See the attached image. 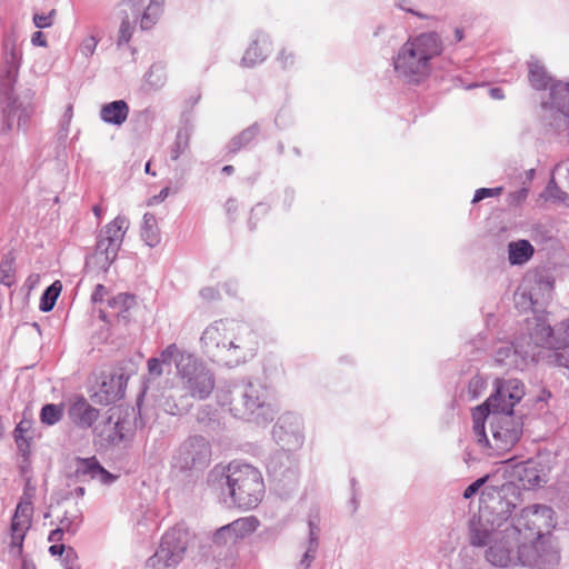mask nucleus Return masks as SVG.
<instances>
[{"label":"nucleus","mask_w":569,"mask_h":569,"mask_svg":"<svg viewBox=\"0 0 569 569\" xmlns=\"http://www.w3.org/2000/svg\"><path fill=\"white\" fill-rule=\"evenodd\" d=\"M490 503L480 508L479 516L469 522V540L473 547H486V559L495 567L508 568L517 565L519 557L516 549L523 542L519 539V527L509 523L516 503L509 496L516 498V488L503 485L493 490Z\"/></svg>","instance_id":"f257e3e1"},{"label":"nucleus","mask_w":569,"mask_h":569,"mask_svg":"<svg viewBox=\"0 0 569 569\" xmlns=\"http://www.w3.org/2000/svg\"><path fill=\"white\" fill-rule=\"evenodd\" d=\"M519 379H497L496 391L472 410V430L482 449L496 453L510 450L521 438L523 423L513 415V407L525 396Z\"/></svg>","instance_id":"f03ea898"},{"label":"nucleus","mask_w":569,"mask_h":569,"mask_svg":"<svg viewBox=\"0 0 569 569\" xmlns=\"http://www.w3.org/2000/svg\"><path fill=\"white\" fill-rule=\"evenodd\" d=\"M200 342L213 361L229 367L252 358L258 349L256 332L248 325L233 319L210 323L202 332Z\"/></svg>","instance_id":"7ed1b4c3"},{"label":"nucleus","mask_w":569,"mask_h":569,"mask_svg":"<svg viewBox=\"0 0 569 569\" xmlns=\"http://www.w3.org/2000/svg\"><path fill=\"white\" fill-rule=\"evenodd\" d=\"M208 482L220 492L228 507L250 510L261 502L264 495V482L259 469L238 461L222 469L214 468L209 473Z\"/></svg>","instance_id":"20e7f679"},{"label":"nucleus","mask_w":569,"mask_h":569,"mask_svg":"<svg viewBox=\"0 0 569 569\" xmlns=\"http://www.w3.org/2000/svg\"><path fill=\"white\" fill-rule=\"evenodd\" d=\"M552 288V283L547 280L535 283L527 281L517 296L518 306L525 310H533V317L526 319V331L519 336L532 352H537L539 347L555 349L553 328L550 326L547 315L538 312V308L542 307L550 297Z\"/></svg>","instance_id":"39448f33"},{"label":"nucleus","mask_w":569,"mask_h":569,"mask_svg":"<svg viewBox=\"0 0 569 569\" xmlns=\"http://www.w3.org/2000/svg\"><path fill=\"white\" fill-rule=\"evenodd\" d=\"M440 53L438 36L433 32L421 33L400 48L393 60L395 69L406 81L420 83L430 73V60Z\"/></svg>","instance_id":"423d86ee"},{"label":"nucleus","mask_w":569,"mask_h":569,"mask_svg":"<svg viewBox=\"0 0 569 569\" xmlns=\"http://www.w3.org/2000/svg\"><path fill=\"white\" fill-rule=\"evenodd\" d=\"M129 222L124 217L118 216L99 232L93 253L87 257L86 267L108 271L117 259Z\"/></svg>","instance_id":"0eeeda50"},{"label":"nucleus","mask_w":569,"mask_h":569,"mask_svg":"<svg viewBox=\"0 0 569 569\" xmlns=\"http://www.w3.org/2000/svg\"><path fill=\"white\" fill-rule=\"evenodd\" d=\"M231 411L243 419H253L257 423L273 420L274 411L267 402L266 390L251 382L237 388L231 399Z\"/></svg>","instance_id":"6e6552de"},{"label":"nucleus","mask_w":569,"mask_h":569,"mask_svg":"<svg viewBox=\"0 0 569 569\" xmlns=\"http://www.w3.org/2000/svg\"><path fill=\"white\" fill-rule=\"evenodd\" d=\"M182 388L198 400L207 399L214 389V376L194 355H184L178 361V373Z\"/></svg>","instance_id":"1a4fd4ad"},{"label":"nucleus","mask_w":569,"mask_h":569,"mask_svg":"<svg viewBox=\"0 0 569 569\" xmlns=\"http://www.w3.org/2000/svg\"><path fill=\"white\" fill-rule=\"evenodd\" d=\"M189 531L181 527L168 530L158 550L147 560L150 569H172L182 559L189 545Z\"/></svg>","instance_id":"9d476101"},{"label":"nucleus","mask_w":569,"mask_h":569,"mask_svg":"<svg viewBox=\"0 0 569 569\" xmlns=\"http://www.w3.org/2000/svg\"><path fill=\"white\" fill-rule=\"evenodd\" d=\"M124 4L129 7L133 21H130L129 13L126 12L119 28V46L130 41L138 20L140 21L141 30L152 28L163 11L164 0H150L149 6L146 8L143 7L144 0H126Z\"/></svg>","instance_id":"9b49d317"},{"label":"nucleus","mask_w":569,"mask_h":569,"mask_svg":"<svg viewBox=\"0 0 569 569\" xmlns=\"http://www.w3.org/2000/svg\"><path fill=\"white\" fill-rule=\"evenodd\" d=\"M543 119L558 132L569 134V82L551 84L549 100L541 103Z\"/></svg>","instance_id":"f8f14e48"},{"label":"nucleus","mask_w":569,"mask_h":569,"mask_svg":"<svg viewBox=\"0 0 569 569\" xmlns=\"http://www.w3.org/2000/svg\"><path fill=\"white\" fill-rule=\"evenodd\" d=\"M173 461L183 471L203 469L211 461V445L203 436H191L180 445Z\"/></svg>","instance_id":"ddd939ff"},{"label":"nucleus","mask_w":569,"mask_h":569,"mask_svg":"<svg viewBox=\"0 0 569 569\" xmlns=\"http://www.w3.org/2000/svg\"><path fill=\"white\" fill-rule=\"evenodd\" d=\"M32 513V495L24 491L17 505L10 526V551L14 552L17 556L22 553L23 541L26 533L31 526Z\"/></svg>","instance_id":"4468645a"},{"label":"nucleus","mask_w":569,"mask_h":569,"mask_svg":"<svg viewBox=\"0 0 569 569\" xmlns=\"http://www.w3.org/2000/svg\"><path fill=\"white\" fill-rule=\"evenodd\" d=\"M552 509L547 506L533 505L521 510L520 515L510 520L513 527H519V539L523 542L532 541L541 537L540 518L550 517Z\"/></svg>","instance_id":"2eb2a0df"},{"label":"nucleus","mask_w":569,"mask_h":569,"mask_svg":"<svg viewBox=\"0 0 569 569\" xmlns=\"http://www.w3.org/2000/svg\"><path fill=\"white\" fill-rule=\"evenodd\" d=\"M537 352L530 351L528 345L518 336L511 345L500 347L496 351L495 359L498 363L520 369L527 365L529 360H535Z\"/></svg>","instance_id":"dca6fc26"},{"label":"nucleus","mask_w":569,"mask_h":569,"mask_svg":"<svg viewBox=\"0 0 569 569\" xmlns=\"http://www.w3.org/2000/svg\"><path fill=\"white\" fill-rule=\"evenodd\" d=\"M258 520L254 517L239 518L231 523L222 526L213 535V542L218 546L234 543L257 529Z\"/></svg>","instance_id":"f3484780"},{"label":"nucleus","mask_w":569,"mask_h":569,"mask_svg":"<svg viewBox=\"0 0 569 569\" xmlns=\"http://www.w3.org/2000/svg\"><path fill=\"white\" fill-rule=\"evenodd\" d=\"M129 377L123 372H114L103 376L99 390L93 395L97 402L110 405L124 396Z\"/></svg>","instance_id":"a211bd4d"},{"label":"nucleus","mask_w":569,"mask_h":569,"mask_svg":"<svg viewBox=\"0 0 569 569\" xmlns=\"http://www.w3.org/2000/svg\"><path fill=\"white\" fill-rule=\"evenodd\" d=\"M512 472L515 478H517L527 490L541 487L547 482V475L543 468L535 460H527L516 465Z\"/></svg>","instance_id":"6ab92c4d"},{"label":"nucleus","mask_w":569,"mask_h":569,"mask_svg":"<svg viewBox=\"0 0 569 569\" xmlns=\"http://www.w3.org/2000/svg\"><path fill=\"white\" fill-rule=\"evenodd\" d=\"M273 437L282 446L300 445L301 443V429L299 418L292 415H284L279 418L273 427Z\"/></svg>","instance_id":"aec40b11"},{"label":"nucleus","mask_w":569,"mask_h":569,"mask_svg":"<svg viewBox=\"0 0 569 569\" xmlns=\"http://www.w3.org/2000/svg\"><path fill=\"white\" fill-rule=\"evenodd\" d=\"M69 418L83 429L92 427L99 418V410L92 407L84 397L77 398L69 407Z\"/></svg>","instance_id":"412c9836"},{"label":"nucleus","mask_w":569,"mask_h":569,"mask_svg":"<svg viewBox=\"0 0 569 569\" xmlns=\"http://www.w3.org/2000/svg\"><path fill=\"white\" fill-rule=\"evenodd\" d=\"M77 477H89L108 485L114 481L116 477L107 471L97 460L96 457L78 458L76 467Z\"/></svg>","instance_id":"4be33fe9"},{"label":"nucleus","mask_w":569,"mask_h":569,"mask_svg":"<svg viewBox=\"0 0 569 569\" xmlns=\"http://www.w3.org/2000/svg\"><path fill=\"white\" fill-rule=\"evenodd\" d=\"M271 51V42L266 34L258 36L246 50L241 64L247 68L254 67L266 60Z\"/></svg>","instance_id":"5701e85b"},{"label":"nucleus","mask_w":569,"mask_h":569,"mask_svg":"<svg viewBox=\"0 0 569 569\" xmlns=\"http://www.w3.org/2000/svg\"><path fill=\"white\" fill-rule=\"evenodd\" d=\"M261 128L254 122L232 137L227 144L228 154H236L240 150L251 147L260 134Z\"/></svg>","instance_id":"b1692460"},{"label":"nucleus","mask_w":569,"mask_h":569,"mask_svg":"<svg viewBox=\"0 0 569 569\" xmlns=\"http://www.w3.org/2000/svg\"><path fill=\"white\" fill-rule=\"evenodd\" d=\"M129 114V106L124 100H116L101 107L100 118L110 124L121 126Z\"/></svg>","instance_id":"393cba45"},{"label":"nucleus","mask_w":569,"mask_h":569,"mask_svg":"<svg viewBox=\"0 0 569 569\" xmlns=\"http://www.w3.org/2000/svg\"><path fill=\"white\" fill-rule=\"evenodd\" d=\"M528 80L535 90L550 89L551 84L557 82L547 72L545 66L536 59L528 61Z\"/></svg>","instance_id":"a878e982"},{"label":"nucleus","mask_w":569,"mask_h":569,"mask_svg":"<svg viewBox=\"0 0 569 569\" xmlns=\"http://www.w3.org/2000/svg\"><path fill=\"white\" fill-rule=\"evenodd\" d=\"M535 253L533 246L528 240L511 241L508 244V259L510 264L520 266L531 259Z\"/></svg>","instance_id":"bb28decb"},{"label":"nucleus","mask_w":569,"mask_h":569,"mask_svg":"<svg viewBox=\"0 0 569 569\" xmlns=\"http://www.w3.org/2000/svg\"><path fill=\"white\" fill-rule=\"evenodd\" d=\"M96 437L101 447H110L121 442L120 431L113 426V415H110L96 429Z\"/></svg>","instance_id":"cd10ccee"},{"label":"nucleus","mask_w":569,"mask_h":569,"mask_svg":"<svg viewBox=\"0 0 569 569\" xmlns=\"http://www.w3.org/2000/svg\"><path fill=\"white\" fill-rule=\"evenodd\" d=\"M191 136L192 130L189 127H182L177 131L176 139L169 150L172 161H177L182 154L190 150Z\"/></svg>","instance_id":"c85d7f7f"},{"label":"nucleus","mask_w":569,"mask_h":569,"mask_svg":"<svg viewBox=\"0 0 569 569\" xmlns=\"http://www.w3.org/2000/svg\"><path fill=\"white\" fill-rule=\"evenodd\" d=\"M141 237L144 242L153 248L160 243L161 237L158 228L157 219L152 213H144L141 227Z\"/></svg>","instance_id":"c756f323"},{"label":"nucleus","mask_w":569,"mask_h":569,"mask_svg":"<svg viewBox=\"0 0 569 569\" xmlns=\"http://www.w3.org/2000/svg\"><path fill=\"white\" fill-rule=\"evenodd\" d=\"M22 61V51L21 49L12 46L10 50L6 54V76L3 78V82L13 83L18 77L19 68Z\"/></svg>","instance_id":"7c9ffc66"},{"label":"nucleus","mask_w":569,"mask_h":569,"mask_svg":"<svg viewBox=\"0 0 569 569\" xmlns=\"http://www.w3.org/2000/svg\"><path fill=\"white\" fill-rule=\"evenodd\" d=\"M18 119V127L26 126L28 114L24 109L17 106V101L9 102L3 111V130L10 131L13 128V120Z\"/></svg>","instance_id":"2f4dec72"},{"label":"nucleus","mask_w":569,"mask_h":569,"mask_svg":"<svg viewBox=\"0 0 569 569\" xmlns=\"http://www.w3.org/2000/svg\"><path fill=\"white\" fill-rule=\"evenodd\" d=\"M16 282V256L13 251L4 253L0 261V283L11 287Z\"/></svg>","instance_id":"473e14b6"},{"label":"nucleus","mask_w":569,"mask_h":569,"mask_svg":"<svg viewBox=\"0 0 569 569\" xmlns=\"http://www.w3.org/2000/svg\"><path fill=\"white\" fill-rule=\"evenodd\" d=\"M61 289L62 284L59 280H57L42 292L39 305V308L42 312H49L53 309Z\"/></svg>","instance_id":"72a5a7b5"},{"label":"nucleus","mask_w":569,"mask_h":569,"mask_svg":"<svg viewBox=\"0 0 569 569\" xmlns=\"http://www.w3.org/2000/svg\"><path fill=\"white\" fill-rule=\"evenodd\" d=\"M82 522V515L79 509L67 510L63 517L60 519V526L62 530L67 531V535L74 536Z\"/></svg>","instance_id":"f704fd0d"},{"label":"nucleus","mask_w":569,"mask_h":569,"mask_svg":"<svg viewBox=\"0 0 569 569\" xmlns=\"http://www.w3.org/2000/svg\"><path fill=\"white\" fill-rule=\"evenodd\" d=\"M134 303V296L129 293H118L117 296L108 299L109 308H111L113 313L118 317L131 309Z\"/></svg>","instance_id":"c9c22d12"},{"label":"nucleus","mask_w":569,"mask_h":569,"mask_svg":"<svg viewBox=\"0 0 569 569\" xmlns=\"http://www.w3.org/2000/svg\"><path fill=\"white\" fill-rule=\"evenodd\" d=\"M167 81V73L164 66L161 63H153L146 74V83L150 89L158 90L164 86Z\"/></svg>","instance_id":"e433bc0d"},{"label":"nucleus","mask_w":569,"mask_h":569,"mask_svg":"<svg viewBox=\"0 0 569 569\" xmlns=\"http://www.w3.org/2000/svg\"><path fill=\"white\" fill-rule=\"evenodd\" d=\"M63 417L62 407L54 403H47L41 408L40 421L47 426L58 423Z\"/></svg>","instance_id":"4c0bfd02"},{"label":"nucleus","mask_w":569,"mask_h":569,"mask_svg":"<svg viewBox=\"0 0 569 569\" xmlns=\"http://www.w3.org/2000/svg\"><path fill=\"white\" fill-rule=\"evenodd\" d=\"M184 355H191L190 352L186 350H181L176 343H170L167 346L166 349H163L159 357H157L158 360H160L161 365H171L172 361L176 363V368L178 369V361L181 358V356Z\"/></svg>","instance_id":"58836bf2"},{"label":"nucleus","mask_w":569,"mask_h":569,"mask_svg":"<svg viewBox=\"0 0 569 569\" xmlns=\"http://www.w3.org/2000/svg\"><path fill=\"white\" fill-rule=\"evenodd\" d=\"M555 349H563L569 346V318L553 327Z\"/></svg>","instance_id":"ea45409f"},{"label":"nucleus","mask_w":569,"mask_h":569,"mask_svg":"<svg viewBox=\"0 0 569 569\" xmlns=\"http://www.w3.org/2000/svg\"><path fill=\"white\" fill-rule=\"evenodd\" d=\"M27 432V429L22 427V422H20L13 433H14V440L18 447L19 452L24 459H28L30 455V441L24 437V433Z\"/></svg>","instance_id":"a19ab883"},{"label":"nucleus","mask_w":569,"mask_h":569,"mask_svg":"<svg viewBox=\"0 0 569 569\" xmlns=\"http://www.w3.org/2000/svg\"><path fill=\"white\" fill-rule=\"evenodd\" d=\"M57 16V10L52 9L49 13H34L32 17V21L36 28L46 29L50 28L53 24L54 18Z\"/></svg>","instance_id":"79ce46f5"},{"label":"nucleus","mask_w":569,"mask_h":569,"mask_svg":"<svg viewBox=\"0 0 569 569\" xmlns=\"http://www.w3.org/2000/svg\"><path fill=\"white\" fill-rule=\"evenodd\" d=\"M309 526V541L308 546H312L313 548L319 547V535H320V527H319V519L316 517L315 519H309L308 521Z\"/></svg>","instance_id":"37998d69"},{"label":"nucleus","mask_w":569,"mask_h":569,"mask_svg":"<svg viewBox=\"0 0 569 569\" xmlns=\"http://www.w3.org/2000/svg\"><path fill=\"white\" fill-rule=\"evenodd\" d=\"M78 553L72 547H68V550L62 556V566L64 569H80L78 562Z\"/></svg>","instance_id":"c03bdc74"},{"label":"nucleus","mask_w":569,"mask_h":569,"mask_svg":"<svg viewBox=\"0 0 569 569\" xmlns=\"http://www.w3.org/2000/svg\"><path fill=\"white\" fill-rule=\"evenodd\" d=\"M503 188L502 187H497V188H480L476 191L475 196H473V199H472V202H478V201H481L483 200L485 198H488V197H496V196H499L501 194Z\"/></svg>","instance_id":"a18cd8bd"},{"label":"nucleus","mask_w":569,"mask_h":569,"mask_svg":"<svg viewBox=\"0 0 569 569\" xmlns=\"http://www.w3.org/2000/svg\"><path fill=\"white\" fill-rule=\"evenodd\" d=\"M318 548H313L312 546H308L306 552L303 553L301 560L299 561L297 569H309L312 561L316 558Z\"/></svg>","instance_id":"49530a36"},{"label":"nucleus","mask_w":569,"mask_h":569,"mask_svg":"<svg viewBox=\"0 0 569 569\" xmlns=\"http://www.w3.org/2000/svg\"><path fill=\"white\" fill-rule=\"evenodd\" d=\"M528 189L521 188L517 191L510 192L507 198V202L509 206H520L528 197Z\"/></svg>","instance_id":"de8ad7c7"},{"label":"nucleus","mask_w":569,"mask_h":569,"mask_svg":"<svg viewBox=\"0 0 569 569\" xmlns=\"http://www.w3.org/2000/svg\"><path fill=\"white\" fill-rule=\"evenodd\" d=\"M487 479H488V477L479 478L476 481H473L472 483H470L463 491V498L465 499L472 498L479 491V489L485 485Z\"/></svg>","instance_id":"09e8293b"},{"label":"nucleus","mask_w":569,"mask_h":569,"mask_svg":"<svg viewBox=\"0 0 569 569\" xmlns=\"http://www.w3.org/2000/svg\"><path fill=\"white\" fill-rule=\"evenodd\" d=\"M148 366V372L153 378H159L162 376V365L160 360L157 359V357L150 358L147 362Z\"/></svg>","instance_id":"8fccbe9b"},{"label":"nucleus","mask_w":569,"mask_h":569,"mask_svg":"<svg viewBox=\"0 0 569 569\" xmlns=\"http://www.w3.org/2000/svg\"><path fill=\"white\" fill-rule=\"evenodd\" d=\"M547 191L549 193V198H552V199H556L559 201L565 200L567 197V193L563 192L562 190H560L559 187L556 184L555 179L550 180V182L547 187Z\"/></svg>","instance_id":"3c124183"},{"label":"nucleus","mask_w":569,"mask_h":569,"mask_svg":"<svg viewBox=\"0 0 569 569\" xmlns=\"http://www.w3.org/2000/svg\"><path fill=\"white\" fill-rule=\"evenodd\" d=\"M200 297L206 301H213L220 299V292L217 288L204 287L199 292Z\"/></svg>","instance_id":"603ef678"},{"label":"nucleus","mask_w":569,"mask_h":569,"mask_svg":"<svg viewBox=\"0 0 569 569\" xmlns=\"http://www.w3.org/2000/svg\"><path fill=\"white\" fill-rule=\"evenodd\" d=\"M97 43L98 41L94 37H89L84 39L81 46V52L86 57L92 56L96 50Z\"/></svg>","instance_id":"864d4df0"},{"label":"nucleus","mask_w":569,"mask_h":569,"mask_svg":"<svg viewBox=\"0 0 569 569\" xmlns=\"http://www.w3.org/2000/svg\"><path fill=\"white\" fill-rule=\"evenodd\" d=\"M107 295H108L107 288L103 284L99 283L94 288V291L91 296V300L94 303L102 302Z\"/></svg>","instance_id":"5fc2aeb1"},{"label":"nucleus","mask_w":569,"mask_h":569,"mask_svg":"<svg viewBox=\"0 0 569 569\" xmlns=\"http://www.w3.org/2000/svg\"><path fill=\"white\" fill-rule=\"evenodd\" d=\"M127 425H129V422L124 419H120L119 417L116 420L113 419V426L117 427V431H120L121 442L124 440L127 432L130 431V428L127 427Z\"/></svg>","instance_id":"6e6d98bb"},{"label":"nucleus","mask_w":569,"mask_h":569,"mask_svg":"<svg viewBox=\"0 0 569 569\" xmlns=\"http://www.w3.org/2000/svg\"><path fill=\"white\" fill-rule=\"evenodd\" d=\"M31 43L36 47H43V48H47L48 47V41H47V38L46 36L43 34V32L41 31H36L32 36H31Z\"/></svg>","instance_id":"4d7b16f0"},{"label":"nucleus","mask_w":569,"mask_h":569,"mask_svg":"<svg viewBox=\"0 0 569 569\" xmlns=\"http://www.w3.org/2000/svg\"><path fill=\"white\" fill-rule=\"evenodd\" d=\"M66 533L67 531L58 527L54 530L50 531L48 536V541L52 543H58L63 540Z\"/></svg>","instance_id":"13d9d810"},{"label":"nucleus","mask_w":569,"mask_h":569,"mask_svg":"<svg viewBox=\"0 0 569 569\" xmlns=\"http://www.w3.org/2000/svg\"><path fill=\"white\" fill-rule=\"evenodd\" d=\"M278 60L281 62L282 68H288L289 66L293 64V54L287 53L286 50H282L279 53Z\"/></svg>","instance_id":"bf43d9fd"},{"label":"nucleus","mask_w":569,"mask_h":569,"mask_svg":"<svg viewBox=\"0 0 569 569\" xmlns=\"http://www.w3.org/2000/svg\"><path fill=\"white\" fill-rule=\"evenodd\" d=\"M68 550V547L64 546L63 543H52L50 547H49V553L51 556H60L62 557L63 553Z\"/></svg>","instance_id":"052dcab7"},{"label":"nucleus","mask_w":569,"mask_h":569,"mask_svg":"<svg viewBox=\"0 0 569 569\" xmlns=\"http://www.w3.org/2000/svg\"><path fill=\"white\" fill-rule=\"evenodd\" d=\"M168 193H169V188H163L159 192V194H157V196H154L153 198L150 199L149 204L158 203V202L163 201L167 198Z\"/></svg>","instance_id":"680f3d73"},{"label":"nucleus","mask_w":569,"mask_h":569,"mask_svg":"<svg viewBox=\"0 0 569 569\" xmlns=\"http://www.w3.org/2000/svg\"><path fill=\"white\" fill-rule=\"evenodd\" d=\"M489 92L493 99H502L505 97L502 89L498 87L491 88Z\"/></svg>","instance_id":"e2e57ef3"},{"label":"nucleus","mask_w":569,"mask_h":569,"mask_svg":"<svg viewBox=\"0 0 569 569\" xmlns=\"http://www.w3.org/2000/svg\"><path fill=\"white\" fill-rule=\"evenodd\" d=\"M557 362L559 366L569 368V359H567L563 355H557Z\"/></svg>","instance_id":"0e129e2a"},{"label":"nucleus","mask_w":569,"mask_h":569,"mask_svg":"<svg viewBox=\"0 0 569 569\" xmlns=\"http://www.w3.org/2000/svg\"><path fill=\"white\" fill-rule=\"evenodd\" d=\"M266 211H267L266 207H263L262 204H257L256 208H253L251 211L250 220L252 219L253 216L258 214L259 212L264 213Z\"/></svg>","instance_id":"69168bd1"},{"label":"nucleus","mask_w":569,"mask_h":569,"mask_svg":"<svg viewBox=\"0 0 569 569\" xmlns=\"http://www.w3.org/2000/svg\"><path fill=\"white\" fill-rule=\"evenodd\" d=\"M463 37H465V36H463V30H462V29H460V28H457V29L455 30V40H456L457 42H459V41H461V40L463 39Z\"/></svg>","instance_id":"338daca9"},{"label":"nucleus","mask_w":569,"mask_h":569,"mask_svg":"<svg viewBox=\"0 0 569 569\" xmlns=\"http://www.w3.org/2000/svg\"><path fill=\"white\" fill-rule=\"evenodd\" d=\"M221 171H222V173H224V174H227V176H230V174H232V173H233L234 168H233V166H231V164H227V166H224V167L221 169Z\"/></svg>","instance_id":"774afa93"}]
</instances>
